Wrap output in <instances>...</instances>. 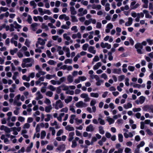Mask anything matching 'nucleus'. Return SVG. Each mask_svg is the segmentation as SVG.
<instances>
[{
	"label": "nucleus",
	"instance_id": "37998d69",
	"mask_svg": "<svg viewBox=\"0 0 153 153\" xmlns=\"http://www.w3.org/2000/svg\"><path fill=\"white\" fill-rule=\"evenodd\" d=\"M41 138L42 139H44L46 135V133L45 131H42L41 133Z\"/></svg>",
	"mask_w": 153,
	"mask_h": 153
},
{
	"label": "nucleus",
	"instance_id": "a878e982",
	"mask_svg": "<svg viewBox=\"0 0 153 153\" xmlns=\"http://www.w3.org/2000/svg\"><path fill=\"white\" fill-rule=\"evenodd\" d=\"M106 120L109 123L110 125L113 123L114 122V120L110 117H107Z\"/></svg>",
	"mask_w": 153,
	"mask_h": 153
},
{
	"label": "nucleus",
	"instance_id": "3c124183",
	"mask_svg": "<svg viewBox=\"0 0 153 153\" xmlns=\"http://www.w3.org/2000/svg\"><path fill=\"white\" fill-rule=\"evenodd\" d=\"M65 93L67 94L73 95L74 94V92L73 91L70 90L68 89L65 92Z\"/></svg>",
	"mask_w": 153,
	"mask_h": 153
},
{
	"label": "nucleus",
	"instance_id": "423d86ee",
	"mask_svg": "<svg viewBox=\"0 0 153 153\" xmlns=\"http://www.w3.org/2000/svg\"><path fill=\"white\" fill-rule=\"evenodd\" d=\"M45 40L42 39L41 38H39L38 39V41L37 42L36 45L37 48H39V45H40L42 46L44 45L45 44Z\"/></svg>",
	"mask_w": 153,
	"mask_h": 153
},
{
	"label": "nucleus",
	"instance_id": "774afa93",
	"mask_svg": "<svg viewBox=\"0 0 153 153\" xmlns=\"http://www.w3.org/2000/svg\"><path fill=\"white\" fill-rule=\"evenodd\" d=\"M48 88L52 91H54L56 90V88L52 85H50L48 86Z\"/></svg>",
	"mask_w": 153,
	"mask_h": 153
},
{
	"label": "nucleus",
	"instance_id": "2f4dec72",
	"mask_svg": "<svg viewBox=\"0 0 153 153\" xmlns=\"http://www.w3.org/2000/svg\"><path fill=\"white\" fill-rule=\"evenodd\" d=\"M72 100V96H68L67 98L65 99V102L66 104H68L69 102H71Z\"/></svg>",
	"mask_w": 153,
	"mask_h": 153
},
{
	"label": "nucleus",
	"instance_id": "9b49d317",
	"mask_svg": "<svg viewBox=\"0 0 153 153\" xmlns=\"http://www.w3.org/2000/svg\"><path fill=\"white\" fill-rule=\"evenodd\" d=\"M136 1H134L131 3L130 8L131 9H134L137 8L140 5L138 3H137L136 4Z\"/></svg>",
	"mask_w": 153,
	"mask_h": 153
},
{
	"label": "nucleus",
	"instance_id": "603ef678",
	"mask_svg": "<svg viewBox=\"0 0 153 153\" xmlns=\"http://www.w3.org/2000/svg\"><path fill=\"white\" fill-rule=\"evenodd\" d=\"M44 102L47 105H50L51 103L50 100L47 98H45Z\"/></svg>",
	"mask_w": 153,
	"mask_h": 153
},
{
	"label": "nucleus",
	"instance_id": "72a5a7b5",
	"mask_svg": "<svg viewBox=\"0 0 153 153\" xmlns=\"http://www.w3.org/2000/svg\"><path fill=\"white\" fill-rule=\"evenodd\" d=\"M132 107V105L130 103H128L127 104H125L123 105V107L126 109H128L131 108Z\"/></svg>",
	"mask_w": 153,
	"mask_h": 153
},
{
	"label": "nucleus",
	"instance_id": "f257e3e1",
	"mask_svg": "<svg viewBox=\"0 0 153 153\" xmlns=\"http://www.w3.org/2000/svg\"><path fill=\"white\" fill-rule=\"evenodd\" d=\"M10 31L11 32L14 30V28L17 29L20 28L21 27V26L18 24L16 21H14L13 24H11L10 25Z\"/></svg>",
	"mask_w": 153,
	"mask_h": 153
},
{
	"label": "nucleus",
	"instance_id": "bf43d9fd",
	"mask_svg": "<svg viewBox=\"0 0 153 153\" xmlns=\"http://www.w3.org/2000/svg\"><path fill=\"white\" fill-rule=\"evenodd\" d=\"M46 116L47 118L45 119V122H48L50 120L51 116V115L50 114H47L46 115Z\"/></svg>",
	"mask_w": 153,
	"mask_h": 153
},
{
	"label": "nucleus",
	"instance_id": "8fccbe9b",
	"mask_svg": "<svg viewBox=\"0 0 153 153\" xmlns=\"http://www.w3.org/2000/svg\"><path fill=\"white\" fill-rule=\"evenodd\" d=\"M63 37L64 38L68 41L70 40L71 38L69 36H68L66 33H64L63 35Z\"/></svg>",
	"mask_w": 153,
	"mask_h": 153
},
{
	"label": "nucleus",
	"instance_id": "ddd939ff",
	"mask_svg": "<svg viewBox=\"0 0 153 153\" xmlns=\"http://www.w3.org/2000/svg\"><path fill=\"white\" fill-rule=\"evenodd\" d=\"M99 117L98 118V121L99 123L101 125H104L105 124V120L102 118V116L101 114L99 115Z\"/></svg>",
	"mask_w": 153,
	"mask_h": 153
},
{
	"label": "nucleus",
	"instance_id": "4d7b16f0",
	"mask_svg": "<svg viewBox=\"0 0 153 153\" xmlns=\"http://www.w3.org/2000/svg\"><path fill=\"white\" fill-rule=\"evenodd\" d=\"M53 94V93L50 91H48L46 93V95L50 97L52 96Z\"/></svg>",
	"mask_w": 153,
	"mask_h": 153
},
{
	"label": "nucleus",
	"instance_id": "cd10ccee",
	"mask_svg": "<svg viewBox=\"0 0 153 153\" xmlns=\"http://www.w3.org/2000/svg\"><path fill=\"white\" fill-rule=\"evenodd\" d=\"M56 76L55 74L51 75L47 74L45 76V78L47 79H51Z\"/></svg>",
	"mask_w": 153,
	"mask_h": 153
},
{
	"label": "nucleus",
	"instance_id": "6e6d98bb",
	"mask_svg": "<svg viewBox=\"0 0 153 153\" xmlns=\"http://www.w3.org/2000/svg\"><path fill=\"white\" fill-rule=\"evenodd\" d=\"M110 4L108 3H106L105 5V10L106 11H108L110 9Z\"/></svg>",
	"mask_w": 153,
	"mask_h": 153
},
{
	"label": "nucleus",
	"instance_id": "0eeeda50",
	"mask_svg": "<svg viewBox=\"0 0 153 153\" xmlns=\"http://www.w3.org/2000/svg\"><path fill=\"white\" fill-rule=\"evenodd\" d=\"M75 105L78 108H82L86 106V104L82 101L76 102Z\"/></svg>",
	"mask_w": 153,
	"mask_h": 153
},
{
	"label": "nucleus",
	"instance_id": "2eb2a0df",
	"mask_svg": "<svg viewBox=\"0 0 153 153\" xmlns=\"http://www.w3.org/2000/svg\"><path fill=\"white\" fill-rule=\"evenodd\" d=\"M52 39L56 41L57 40L58 42L60 43L62 42V39L61 37H59V36L57 35L53 36H52Z\"/></svg>",
	"mask_w": 153,
	"mask_h": 153
},
{
	"label": "nucleus",
	"instance_id": "c85d7f7f",
	"mask_svg": "<svg viewBox=\"0 0 153 153\" xmlns=\"http://www.w3.org/2000/svg\"><path fill=\"white\" fill-rule=\"evenodd\" d=\"M99 132L102 134H103L105 133V131L104 130L103 127L101 126H99L98 127Z\"/></svg>",
	"mask_w": 153,
	"mask_h": 153
},
{
	"label": "nucleus",
	"instance_id": "20e7f679",
	"mask_svg": "<svg viewBox=\"0 0 153 153\" xmlns=\"http://www.w3.org/2000/svg\"><path fill=\"white\" fill-rule=\"evenodd\" d=\"M135 48L137 49V53L140 54H142L141 49L143 48V45L140 43H138L136 44L135 45Z\"/></svg>",
	"mask_w": 153,
	"mask_h": 153
},
{
	"label": "nucleus",
	"instance_id": "5fc2aeb1",
	"mask_svg": "<svg viewBox=\"0 0 153 153\" xmlns=\"http://www.w3.org/2000/svg\"><path fill=\"white\" fill-rule=\"evenodd\" d=\"M30 5L33 6L34 8H36V4L35 2L34 1H32L30 2Z\"/></svg>",
	"mask_w": 153,
	"mask_h": 153
},
{
	"label": "nucleus",
	"instance_id": "dca6fc26",
	"mask_svg": "<svg viewBox=\"0 0 153 153\" xmlns=\"http://www.w3.org/2000/svg\"><path fill=\"white\" fill-rule=\"evenodd\" d=\"M144 16V14L143 12L138 13V17H137L135 19V20L136 22H139L140 21V17L143 18Z\"/></svg>",
	"mask_w": 153,
	"mask_h": 153
},
{
	"label": "nucleus",
	"instance_id": "6ab92c4d",
	"mask_svg": "<svg viewBox=\"0 0 153 153\" xmlns=\"http://www.w3.org/2000/svg\"><path fill=\"white\" fill-rule=\"evenodd\" d=\"M70 11L71 15H75L77 14V11L75 10V8L73 6H71L70 7Z\"/></svg>",
	"mask_w": 153,
	"mask_h": 153
},
{
	"label": "nucleus",
	"instance_id": "39448f33",
	"mask_svg": "<svg viewBox=\"0 0 153 153\" xmlns=\"http://www.w3.org/2000/svg\"><path fill=\"white\" fill-rule=\"evenodd\" d=\"M78 16H81L87 13V10L86 9L84 10L82 8H80L78 10Z\"/></svg>",
	"mask_w": 153,
	"mask_h": 153
},
{
	"label": "nucleus",
	"instance_id": "de8ad7c7",
	"mask_svg": "<svg viewBox=\"0 0 153 153\" xmlns=\"http://www.w3.org/2000/svg\"><path fill=\"white\" fill-rule=\"evenodd\" d=\"M69 110L73 113H75L76 112L74 108V106L73 105H71L69 106Z\"/></svg>",
	"mask_w": 153,
	"mask_h": 153
},
{
	"label": "nucleus",
	"instance_id": "680f3d73",
	"mask_svg": "<svg viewBox=\"0 0 153 153\" xmlns=\"http://www.w3.org/2000/svg\"><path fill=\"white\" fill-rule=\"evenodd\" d=\"M48 63L51 65H55L56 63V62L54 60H49L48 62Z\"/></svg>",
	"mask_w": 153,
	"mask_h": 153
},
{
	"label": "nucleus",
	"instance_id": "69168bd1",
	"mask_svg": "<svg viewBox=\"0 0 153 153\" xmlns=\"http://www.w3.org/2000/svg\"><path fill=\"white\" fill-rule=\"evenodd\" d=\"M72 31H74L75 32H77L78 31V30L77 28V27L76 26H73L71 28Z\"/></svg>",
	"mask_w": 153,
	"mask_h": 153
},
{
	"label": "nucleus",
	"instance_id": "bb28decb",
	"mask_svg": "<svg viewBox=\"0 0 153 153\" xmlns=\"http://www.w3.org/2000/svg\"><path fill=\"white\" fill-rule=\"evenodd\" d=\"M65 129L66 130L69 131H74V128L72 126L68 125L65 127Z\"/></svg>",
	"mask_w": 153,
	"mask_h": 153
},
{
	"label": "nucleus",
	"instance_id": "4468645a",
	"mask_svg": "<svg viewBox=\"0 0 153 153\" xmlns=\"http://www.w3.org/2000/svg\"><path fill=\"white\" fill-rule=\"evenodd\" d=\"M59 18L60 19H64L65 21H68L70 19L69 17L68 16H66L65 14H62L60 15L59 17Z\"/></svg>",
	"mask_w": 153,
	"mask_h": 153
},
{
	"label": "nucleus",
	"instance_id": "f8f14e48",
	"mask_svg": "<svg viewBox=\"0 0 153 153\" xmlns=\"http://www.w3.org/2000/svg\"><path fill=\"white\" fill-rule=\"evenodd\" d=\"M99 117L98 118V121L99 123L101 125H104L105 124V120L102 118V116L101 114L99 115Z\"/></svg>",
	"mask_w": 153,
	"mask_h": 153
},
{
	"label": "nucleus",
	"instance_id": "aec40b11",
	"mask_svg": "<svg viewBox=\"0 0 153 153\" xmlns=\"http://www.w3.org/2000/svg\"><path fill=\"white\" fill-rule=\"evenodd\" d=\"M65 146L64 144H62L59 146L56 149L60 151H63L65 149Z\"/></svg>",
	"mask_w": 153,
	"mask_h": 153
},
{
	"label": "nucleus",
	"instance_id": "f704fd0d",
	"mask_svg": "<svg viewBox=\"0 0 153 153\" xmlns=\"http://www.w3.org/2000/svg\"><path fill=\"white\" fill-rule=\"evenodd\" d=\"M101 65V62H98L93 67V69L94 70H96L98 69Z\"/></svg>",
	"mask_w": 153,
	"mask_h": 153
},
{
	"label": "nucleus",
	"instance_id": "a211bd4d",
	"mask_svg": "<svg viewBox=\"0 0 153 153\" xmlns=\"http://www.w3.org/2000/svg\"><path fill=\"white\" fill-rule=\"evenodd\" d=\"M74 132H70L68 135V140L69 141H71L74 138Z\"/></svg>",
	"mask_w": 153,
	"mask_h": 153
},
{
	"label": "nucleus",
	"instance_id": "09e8293b",
	"mask_svg": "<svg viewBox=\"0 0 153 153\" xmlns=\"http://www.w3.org/2000/svg\"><path fill=\"white\" fill-rule=\"evenodd\" d=\"M100 59L99 58V57L98 56H95L94 58L93 59V61L92 62V63L93 64H94V62H96L99 60Z\"/></svg>",
	"mask_w": 153,
	"mask_h": 153
},
{
	"label": "nucleus",
	"instance_id": "c756f323",
	"mask_svg": "<svg viewBox=\"0 0 153 153\" xmlns=\"http://www.w3.org/2000/svg\"><path fill=\"white\" fill-rule=\"evenodd\" d=\"M71 21L72 22H78V20L75 16L73 15H71Z\"/></svg>",
	"mask_w": 153,
	"mask_h": 153
},
{
	"label": "nucleus",
	"instance_id": "c9c22d12",
	"mask_svg": "<svg viewBox=\"0 0 153 153\" xmlns=\"http://www.w3.org/2000/svg\"><path fill=\"white\" fill-rule=\"evenodd\" d=\"M88 50L89 52L91 53L94 54H95L96 53V51L94 50V48L93 47H90L88 48Z\"/></svg>",
	"mask_w": 153,
	"mask_h": 153
},
{
	"label": "nucleus",
	"instance_id": "0e129e2a",
	"mask_svg": "<svg viewBox=\"0 0 153 153\" xmlns=\"http://www.w3.org/2000/svg\"><path fill=\"white\" fill-rule=\"evenodd\" d=\"M41 27L42 29H45L46 30H48V26L45 23H42V24Z\"/></svg>",
	"mask_w": 153,
	"mask_h": 153
},
{
	"label": "nucleus",
	"instance_id": "e2e57ef3",
	"mask_svg": "<svg viewBox=\"0 0 153 153\" xmlns=\"http://www.w3.org/2000/svg\"><path fill=\"white\" fill-rule=\"evenodd\" d=\"M72 62V60L71 59H66L65 62H64L65 64L69 63V64H71Z\"/></svg>",
	"mask_w": 153,
	"mask_h": 153
},
{
	"label": "nucleus",
	"instance_id": "393cba45",
	"mask_svg": "<svg viewBox=\"0 0 153 153\" xmlns=\"http://www.w3.org/2000/svg\"><path fill=\"white\" fill-rule=\"evenodd\" d=\"M133 22V19L131 17H129L128 18V22H126L125 23V25L126 26H129L132 24Z\"/></svg>",
	"mask_w": 153,
	"mask_h": 153
},
{
	"label": "nucleus",
	"instance_id": "9d476101",
	"mask_svg": "<svg viewBox=\"0 0 153 153\" xmlns=\"http://www.w3.org/2000/svg\"><path fill=\"white\" fill-rule=\"evenodd\" d=\"M100 46L102 48H106L107 49H110L111 48V45L107 43H104L101 42Z\"/></svg>",
	"mask_w": 153,
	"mask_h": 153
},
{
	"label": "nucleus",
	"instance_id": "e433bc0d",
	"mask_svg": "<svg viewBox=\"0 0 153 153\" xmlns=\"http://www.w3.org/2000/svg\"><path fill=\"white\" fill-rule=\"evenodd\" d=\"M18 51L17 48H15L13 49H11L10 50V53L12 55H13L15 53H16Z\"/></svg>",
	"mask_w": 153,
	"mask_h": 153
},
{
	"label": "nucleus",
	"instance_id": "6e6552de",
	"mask_svg": "<svg viewBox=\"0 0 153 153\" xmlns=\"http://www.w3.org/2000/svg\"><path fill=\"white\" fill-rule=\"evenodd\" d=\"M35 96V100H41L43 98V95L39 91H38L36 92Z\"/></svg>",
	"mask_w": 153,
	"mask_h": 153
},
{
	"label": "nucleus",
	"instance_id": "052dcab7",
	"mask_svg": "<svg viewBox=\"0 0 153 153\" xmlns=\"http://www.w3.org/2000/svg\"><path fill=\"white\" fill-rule=\"evenodd\" d=\"M103 56L102 54H101L100 55V59H101L102 61L105 63H106V60L105 59H103Z\"/></svg>",
	"mask_w": 153,
	"mask_h": 153
},
{
	"label": "nucleus",
	"instance_id": "7ed1b4c3",
	"mask_svg": "<svg viewBox=\"0 0 153 153\" xmlns=\"http://www.w3.org/2000/svg\"><path fill=\"white\" fill-rule=\"evenodd\" d=\"M21 95L19 94L15 97L13 104L15 105L19 106L22 105V103L19 101Z\"/></svg>",
	"mask_w": 153,
	"mask_h": 153
},
{
	"label": "nucleus",
	"instance_id": "4be33fe9",
	"mask_svg": "<svg viewBox=\"0 0 153 153\" xmlns=\"http://www.w3.org/2000/svg\"><path fill=\"white\" fill-rule=\"evenodd\" d=\"M66 78L65 77H62L60 78L59 80L57 81V85H59L62 83L66 80Z\"/></svg>",
	"mask_w": 153,
	"mask_h": 153
},
{
	"label": "nucleus",
	"instance_id": "864d4df0",
	"mask_svg": "<svg viewBox=\"0 0 153 153\" xmlns=\"http://www.w3.org/2000/svg\"><path fill=\"white\" fill-rule=\"evenodd\" d=\"M30 42L28 39H26L25 44L27 47H30Z\"/></svg>",
	"mask_w": 153,
	"mask_h": 153
},
{
	"label": "nucleus",
	"instance_id": "13d9d810",
	"mask_svg": "<svg viewBox=\"0 0 153 153\" xmlns=\"http://www.w3.org/2000/svg\"><path fill=\"white\" fill-rule=\"evenodd\" d=\"M49 129L52 131V134L53 135H54L56 133V131L54 129V128L52 127H50Z\"/></svg>",
	"mask_w": 153,
	"mask_h": 153
},
{
	"label": "nucleus",
	"instance_id": "ea45409f",
	"mask_svg": "<svg viewBox=\"0 0 153 153\" xmlns=\"http://www.w3.org/2000/svg\"><path fill=\"white\" fill-rule=\"evenodd\" d=\"M46 54L49 58L51 59H53L54 58V56L51 55V53L49 50H48L47 51Z\"/></svg>",
	"mask_w": 153,
	"mask_h": 153
},
{
	"label": "nucleus",
	"instance_id": "58836bf2",
	"mask_svg": "<svg viewBox=\"0 0 153 153\" xmlns=\"http://www.w3.org/2000/svg\"><path fill=\"white\" fill-rule=\"evenodd\" d=\"M67 80L69 83H71L73 81V77L71 75H68L67 77Z\"/></svg>",
	"mask_w": 153,
	"mask_h": 153
},
{
	"label": "nucleus",
	"instance_id": "1a4fd4ad",
	"mask_svg": "<svg viewBox=\"0 0 153 153\" xmlns=\"http://www.w3.org/2000/svg\"><path fill=\"white\" fill-rule=\"evenodd\" d=\"M95 130V128L92 124H90L86 128V131L87 132H92Z\"/></svg>",
	"mask_w": 153,
	"mask_h": 153
},
{
	"label": "nucleus",
	"instance_id": "a18cd8bd",
	"mask_svg": "<svg viewBox=\"0 0 153 153\" xmlns=\"http://www.w3.org/2000/svg\"><path fill=\"white\" fill-rule=\"evenodd\" d=\"M27 21L30 24L32 23V19L31 16L30 15H28V16L27 19Z\"/></svg>",
	"mask_w": 153,
	"mask_h": 153
},
{
	"label": "nucleus",
	"instance_id": "f03ea898",
	"mask_svg": "<svg viewBox=\"0 0 153 153\" xmlns=\"http://www.w3.org/2000/svg\"><path fill=\"white\" fill-rule=\"evenodd\" d=\"M64 106V104L60 100L57 101L55 104V108L56 110H58L62 108Z\"/></svg>",
	"mask_w": 153,
	"mask_h": 153
},
{
	"label": "nucleus",
	"instance_id": "49530a36",
	"mask_svg": "<svg viewBox=\"0 0 153 153\" xmlns=\"http://www.w3.org/2000/svg\"><path fill=\"white\" fill-rule=\"evenodd\" d=\"M116 30L117 31L116 35L118 36H119L120 35V32L121 31V29L119 27H117L116 28Z\"/></svg>",
	"mask_w": 153,
	"mask_h": 153
},
{
	"label": "nucleus",
	"instance_id": "79ce46f5",
	"mask_svg": "<svg viewBox=\"0 0 153 153\" xmlns=\"http://www.w3.org/2000/svg\"><path fill=\"white\" fill-rule=\"evenodd\" d=\"M146 98L145 97L141 96L140 97L139 102L141 104H143L145 101Z\"/></svg>",
	"mask_w": 153,
	"mask_h": 153
},
{
	"label": "nucleus",
	"instance_id": "473e14b6",
	"mask_svg": "<svg viewBox=\"0 0 153 153\" xmlns=\"http://www.w3.org/2000/svg\"><path fill=\"white\" fill-rule=\"evenodd\" d=\"M97 82H96V85L97 86H100L102 83L103 82V81L102 79H100L99 77L97 79H96Z\"/></svg>",
	"mask_w": 153,
	"mask_h": 153
},
{
	"label": "nucleus",
	"instance_id": "412c9836",
	"mask_svg": "<svg viewBox=\"0 0 153 153\" xmlns=\"http://www.w3.org/2000/svg\"><path fill=\"white\" fill-rule=\"evenodd\" d=\"M16 88V85L15 84H13L12 85V87L9 88L10 91L11 92H14L15 91Z\"/></svg>",
	"mask_w": 153,
	"mask_h": 153
},
{
	"label": "nucleus",
	"instance_id": "5701e85b",
	"mask_svg": "<svg viewBox=\"0 0 153 153\" xmlns=\"http://www.w3.org/2000/svg\"><path fill=\"white\" fill-rule=\"evenodd\" d=\"M38 25L37 23H34L30 25L32 30L34 31H36V27Z\"/></svg>",
	"mask_w": 153,
	"mask_h": 153
},
{
	"label": "nucleus",
	"instance_id": "4c0bfd02",
	"mask_svg": "<svg viewBox=\"0 0 153 153\" xmlns=\"http://www.w3.org/2000/svg\"><path fill=\"white\" fill-rule=\"evenodd\" d=\"M76 116L75 115L72 114L71 115L70 117V119L69 120V122L71 124H73L74 123V120L75 119Z\"/></svg>",
	"mask_w": 153,
	"mask_h": 153
},
{
	"label": "nucleus",
	"instance_id": "c03bdc74",
	"mask_svg": "<svg viewBox=\"0 0 153 153\" xmlns=\"http://www.w3.org/2000/svg\"><path fill=\"white\" fill-rule=\"evenodd\" d=\"M118 140L120 142H123V136L122 134H118Z\"/></svg>",
	"mask_w": 153,
	"mask_h": 153
},
{
	"label": "nucleus",
	"instance_id": "7c9ffc66",
	"mask_svg": "<svg viewBox=\"0 0 153 153\" xmlns=\"http://www.w3.org/2000/svg\"><path fill=\"white\" fill-rule=\"evenodd\" d=\"M112 72L114 74H120L121 73V70L120 68L118 69H114L112 70Z\"/></svg>",
	"mask_w": 153,
	"mask_h": 153
},
{
	"label": "nucleus",
	"instance_id": "b1692460",
	"mask_svg": "<svg viewBox=\"0 0 153 153\" xmlns=\"http://www.w3.org/2000/svg\"><path fill=\"white\" fill-rule=\"evenodd\" d=\"M52 107L51 105L47 106L45 107V110L47 113H49L52 109Z\"/></svg>",
	"mask_w": 153,
	"mask_h": 153
},
{
	"label": "nucleus",
	"instance_id": "a19ab883",
	"mask_svg": "<svg viewBox=\"0 0 153 153\" xmlns=\"http://www.w3.org/2000/svg\"><path fill=\"white\" fill-rule=\"evenodd\" d=\"M91 96L93 97L98 98L99 94L98 93H91L90 94Z\"/></svg>",
	"mask_w": 153,
	"mask_h": 153
},
{
	"label": "nucleus",
	"instance_id": "f3484780",
	"mask_svg": "<svg viewBox=\"0 0 153 153\" xmlns=\"http://www.w3.org/2000/svg\"><path fill=\"white\" fill-rule=\"evenodd\" d=\"M23 62L26 63H29L30 62H33V63H34V60L33 59L30 58H27L24 59H23Z\"/></svg>",
	"mask_w": 153,
	"mask_h": 153
},
{
	"label": "nucleus",
	"instance_id": "338daca9",
	"mask_svg": "<svg viewBox=\"0 0 153 153\" xmlns=\"http://www.w3.org/2000/svg\"><path fill=\"white\" fill-rule=\"evenodd\" d=\"M30 126V125L28 123H25L23 126V128L24 129L29 128Z\"/></svg>",
	"mask_w": 153,
	"mask_h": 153
}]
</instances>
